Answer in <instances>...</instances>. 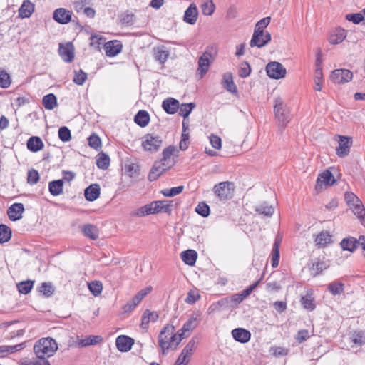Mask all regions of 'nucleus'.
Listing matches in <instances>:
<instances>
[{
	"mask_svg": "<svg viewBox=\"0 0 365 365\" xmlns=\"http://www.w3.org/2000/svg\"><path fill=\"white\" fill-rule=\"evenodd\" d=\"M58 138L63 142H68L71 139V134L70 130L66 127H61L58 130Z\"/></svg>",
	"mask_w": 365,
	"mask_h": 365,
	"instance_id": "6e6d98bb",
	"label": "nucleus"
},
{
	"mask_svg": "<svg viewBox=\"0 0 365 365\" xmlns=\"http://www.w3.org/2000/svg\"><path fill=\"white\" fill-rule=\"evenodd\" d=\"M251 73V68L247 61H244L240 64L239 69V76L242 78H247Z\"/></svg>",
	"mask_w": 365,
	"mask_h": 365,
	"instance_id": "680f3d73",
	"label": "nucleus"
},
{
	"mask_svg": "<svg viewBox=\"0 0 365 365\" xmlns=\"http://www.w3.org/2000/svg\"><path fill=\"white\" fill-rule=\"evenodd\" d=\"M88 145L92 148L96 150H98L101 148V138L95 134L91 135L88 138Z\"/></svg>",
	"mask_w": 365,
	"mask_h": 365,
	"instance_id": "bf43d9fd",
	"label": "nucleus"
},
{
	"mask_svg": "<svg viewBox=\"0 0 365 365\" xmlns=\"http://www.w3.org/2000/svg\"><path fill=\"white\" fill-rule=\"evenodd\" d=\"M90 292L95 296H98L103 289L102 283L99 281H92L88 284Z\"/></svg>",
	"mask_w": 365,
	"mask_h": 365,
	"instance_id": "8fccbe9b",
	"label": "nucleus"
},
{
	"mask_svg": "<svg viewBox=\"0 0 365 365\" xmlns=\"http://www.w3.org/2000/svg\"><path fill=\"white\" fill-rule=\"evenodd\" d=\"M58 349L56 341L50 337L39 339L34 346V351L37 358H48L54 355Z\"/></svg>",
	"mask_w": 365,
	"mask_h": 365,
	"instance_id": "f03ea898",
	"label": "nucleus"
},
{
	"mask_svg": "<svg viewBox=\"0 0 365 365\" xmlns=\"http://www.w3.org/2000/svg\"><path fill=\"white\" fill-rule=\"evenodd\" d=\"M72 12L64 9L59 8L54 11L53 19L59 24H66L71 21Z\"/></svg>",
	"mask_w": 365,
	"mask_h": 365,
	"instance_id": "dca6fc26",
	"label": "nucleus"
},
{
	"mask_svg": "<svg viewBox=\"0 0 365 365\" xmlns=\"http://www.w3.org/2000/svg\"><path fill=\"white\" fill-rule=\"evenodd\" d=\"M329 267V264L324 261H319L313 264L312 269L314 272V275L317 276L321 274L324 269Z\"/></svg>",
	"mask_w": 365,
	"mask_h": 365,
	"instance_id": "4d7b16f0",
	"label": "nucleus"
},
{
	"mask_svg": "<svg viewBox=\"0 0 365 365\" xmlns=\"http://www.w3.org/2000/svg\"><path fill=\"white\" fill-rule=\"evenodd\" d=\"M202 12L204 15H212L215 9V6L212 0H208L201 5Z\"/></svg>",
	"mask_w": 365,
	"mask_h": 365,
	"instance_id": "3c124183",
	"label": "nucleus"
},
{
	"mask_svg": "<svg viewBox=\"0 0 365 365\" xmlns=\"http://www.w3.org/2000/svg\"><path fill=\"white\" fill-rule=\"evenodd\" d=\"M39 180V174L35 169H31L28 171L27 182L30 185H35Z\"/></svg>",
	"mask_w": 365,
	"mask_h": 365,
	"instance_id": "052dcab7",
	"label": "nucleus"
},
{
	"mask_svg": "<svg viewBox=\"0 0 365 365\" xmlns=\"http://www.w3.org/2000/svg\"><path fill=\"white\" fill-rule=\"evenodd\" d=\"M266 72L268 76L273 79L284 78L286 75V69L279 62H270L266 66Z\"/></svg>",
	"mask_w": 365,
	"mask_h": 365,
	"instance_id": "1a4fd4ad",
	"label": "nucleus"
},
{
	"mask_svg": "<svg viewBox=\"0 0 365 365\" xmlns=\"http://www.w3.org/2000/svg\"><path fill=\"white\" fill-rule=\"evenodd\" d=\"M63 180H56L48 183V190L53 196H58L63 193Z\"/></svg>",
	"mask_w": 365,
	"mask_h": 365,
	"instance_id": "2f4dec72",
	"label": "nucleus"
},
{
	"mask_svg": "<svg viewBox=\"0 0 365 365\" xmlns=\"http://www.w3.org/2000/svg\"><path fill=\"white\" fill-rule=\"evenodd\" d=\"M335 182V180L332 173L329 170H325L318 175L317 184V185H332Z\"/></svg>",
	"mask_w": 365,
	"mask_h": 365,
	"instance_id": "bb28decb",
	"label": "nucleus"
},
{
	"mask_svg": "<svg viewBox=\"0 0 365 365\" xmlns=\"http://www.w3.org/2000/svg\"><path fill=\"white\" fill-rule=\"evenodd\" d=\"M11 83L10 75L2 68H0V87L7 88Z\"/></svg>",
	"mask_w": 365,
	"mask_h": 365,
	"instance_id": "c03bdc74",
	"label": "nucleus"
},
{
	"mask_svg": "<svg viewBox=\"0 0 365 365\" xmlns=\"http://www.w3.org/2000/svg\"><path fill=\"white\" fill-rule=\"evenodd\" d=\"M330 77L334 83L341 84L350 81L353 73L347 69H336L331 73Z\"/></svg>",
	"mask_w": 365,
	"mask_h": 365,
	"instance_id": "9b49d317",
	"label": "nucleus"
},
{
	"mask_svg": "<svg viewBox=\"0 0 365 365\" xmlns=\"http://www.w3.org/2000/svg\"><path fill=\"white\" fill-rule=\"evenodd\" d=\"M184 190V186L180 185L172 188L164 189L161 191V193L165 197H173L181 193Z\"/></svg>",
	"mask_w": 365,
	"mask_h": 365,
	"instance_id": "603ef678",
	"label": "nucleus"
},
{
	"mask_svg": "<svg viewBox=\"0 0 365 365\" xmlns=\"http://www.w3.org/2000/svg\"><path fill=\"white\" fill-rule=\"evenodd\" d=\"M100 191V186L98 184H92L85 189V198L88 201H94L99 197Z\"/></svg>",
	"mask_w": 365,
	"mask_h": 365,
	"instance_id": "4be33fe9",
	"label": "nucleus"
},
{
	"mask_svg": "<svg viewBox=\"0 0 365 365\" xmlns=\"http://www.w3.org/2000/svg\"><path fill=\"white\" fill-rule=\"evenodd\" d=\"M87 73L80 69L78 71H75L73 81L79 86L83 85L87 79Z\"/></svg>",
	"mask_w": 365,
	"mask_h": 365,
	"instance_id": "864d4df0",
	"label": "nucleus"
},
{
	"mask_svg": "<svg viewBox=\"0 0 365 365\" xmlns=\"http://www.w3.org/2000/svg\"><path fill=\"white\" fill-rule=\"evenodd\" d=\"M209 138L210 143L214 148L217 150H220L221 148L222 140L219 136L212 134Z\"/></svg>",
	"mask_w": 365,
	"mask_h": 365,
	"instance_id": "774afa93",
	"label": "nucleus"
},
{
	"mask_svg": "<svg viewBox=\"0 0 365 365\" xmlns=\"http://www.w3.org/2000/svg\"><path fill=\"white\" fill-rule=\"evenodd\" d=\"M24 207L22 203H14L7 210V215L11 221H16L22 218Z\"/></svg>",
	"mask_w": 365,
	"mask_h": 365,
	"instance_id": "4468645a",
	"label": "nucleus"
},
{
	"mask_svg": "<svg viewBox=\"0 0 365 365\" xmlns=\"http://www.w3.org/2000/svg\"><path fill=\"white\" fill-rule=\"evenodd\" d=\"M109 165L110 158L108 155L103 153L98 155V158L96 159V165L98 168L106 170L108 168Z\"/></svg>",
	"mask_w": 365,
	"mask_h": 365,
	"instance_id": "58836bf2",
	"label": "nucleus"
},
{
	"mask_svg": "<svg viewBox=\"0 0 365 365\" xmlns=\"http://www.w3.org/2000/svg\"><path fill=\"white\" fill-rule=\"evenodd\" d=\"M328 290L333 294H340L344 292V284L339 282H333L328 285Z\"/></svg>",
	"mask_w": 365,
	"mask_h": 365,
	"instance_id": "09e8293b",
	"label": "nucleus"
},
{
	"mask_svg": "<svg viewBox=\"0 0 365 365\" xmlns=\"http://www.w3.org/2000/svg\"><path fill=\"white\" fill-rule=\"evenodd\" d=\"M162 204L163 201H153L133 212L132 215L143 217L145 215L162 212Z\"/></svg>",
	"mask_w": 365,
	"mask_h": 365,
	"instance_id": "6e6552de",
	"label": "nucleus"
},
{
	"mask_svg": "<svg viewBox=\"0 0 365 365\" xmlns=\"http://www.w3.org/2000/svg\"><path fill=\"white\" fill-rule=\"evenodd\" d=\"M195 107L196 105L195 103L179 104V115L185 119Z\"/></svg>",
	"mask_w": 365,
	"mask_h": 365,
	"instance_id": "4c0bfd02",
	"label": "nucleus"
},
{
	"mask_svg": "<svg viewBox=\"0 0 365 365\" xmlns=\"http://www.w3.org/2000/svg\"><path fill=\"white\" fill-rule=\"evenodd\" d=\"M213 51L215 53V50L213 47H207L205 51L199 58L197 71L200 78H202L208 71L210 60H214L215 58Z\"/></svg>",
	"mask_w": 365,
	"mask_h": 365,
	"instance_id": "39448f33",
	"label": "nucleus"
},
{
	"mask_svg": "<svg viewBox=\"0 0 365 365\" xmlns=\"http://www.w3.org/2000/svg\"><path fill=\"white\" fill-rule=\"evenodd\" d=\"M222 84L227 91L232 93H237V88L236 85L233 82L232 73H227L224 74Z\"/></svg>",
	"mask_w": 365,
	"mask_h": 365,
	"instance_id": "473e14b6",
	"label": "nucleus"
},
{
	"mask_svg": "<svg viewBox=\"0 0 365 365\" xmlns=\"http://www.w3.org/2000/svg\"><path fill=\"white\" fill-rule=\"evenodd\" d=\"M281 240L276 239L272 251V266L277 267L279 262V245Z\"/></svg>",
	"mask_w": 365,
	"mask_h": 365,
	"instance_id": "e433bc0d",
	"label": "nucleus"
},
{
	"mask_svg": "<svg viewBox=\"0 0 365 365\" xmlns=\"http://www.w3.org/2000/svg\"><path fill=\"white\" fill-rule=\"evenodd\" d=\"M158 317L159 315L156 312H150L149 309H146L142 315L140 324L141 328L147 329L148 328L149 323L150 322H156Z\"/></svg>",
	"mask_w": 365,
	"mask_h": 365,
	"instance_id": "412c9836",
	"label": "nucleus"
},
{
	"mask_svg": "<svg viewBox=\"0 0 365 365\" xmlns=\"http://www.w3.org/2000/svg\"><path fill=\"white\" fill-rule=\"evenodd\" d=\"M351 341L358 345H363L365 344V331H355L351 335Z\"/></svg>",
	"mask_w": 365,
	"mask_h": 365,
	"instance_id": "79ce46f5",
	"label": "nucleus"
},
{
	"mask_svg": "<svg viewBox=\"0 0 365 365\" xmlns=\"http://www.w3.org/2000/svg\"><path fill=\"white\" fill-rule=\"evenodd\" d=\"M165 171L166 168L162 165L160 161H156L149 172L148 178L150 181L156 180Z\"/></svg>",
	"mask_w": 365,
	"mask_h": 365,
	"instance_id": "393cba45",
	"label": "nucleus"
},
{
	"mask_svg": "<svg viewBox=\"0 0 365 365\" xmlns=\"http://www.w3.org/2000/svg\"><path fill=\"white\" fill-rule=\"evenodd\" d=\"M162 108L168 114H175L179 108V101L173 98H168L163 101Z\"/></svg>",
	"mask_w": 365,
	"mask_h": 365,
	"instance_id": "6ab92c4d",
	"label": "nucleus"
},
{
	"mask_svg": "<svg viewBox=\"0 0 365 365\" xmlns=\"http://www.w3.org/2000/svg\"><path fill=\"white\" fill-rule=\"evenodd\" d=\"M123 45L120 41L113 40L106 42L104 44V49L107 56L113 57L120 53L122 51Z\"/></svg>",
	"mask_w": 365,
	"mask_h": 365,
	"instance_id": "ddd939ff",
	"label": "nucleus"
},
{
	"mask_svg": "<svg viewBox=\"0 0 365 365\" xmlns=\"http://www.w3.org/2000/svg\"><path fill=\"white\" fill-rule=\"evenodd\" d=\"M102 341L101 336H88L85 339H80L78 341V345L81 347H85L90 345H96Z\"/></svg>",
	"mask_w": 365,
	"mask_h": 365,
	"instance_id": "c9c22d12",
	"label": "nucleus"
},
{
	"mask_svg": "<svg viewBox=\"0 0 365 365\" xmlns=\"http://www.w3.org/2000/svg\"><path fill=\"white\" fill-rule=\"evenodd\" d=\"M133 344L134 339L125 335L118 336L115 341L117 349L121 352L130 350Z\"/></svg>",
	"mask_w": 365,
	"mask_h": 365,
	"instance_id": "2eb2a0df",
	"label": "nucleus"
},
{
	"mask_svg": "<svg viewBox=\"0 0 365 365\" xmlns=\"http://www.w3.org/2000/svg\"><path fill=\"white\" fill-rule=\"evenodd\" d=\"M135 16L133 13L125 12L122 14L120 22L124 25H131L134 23Z\"/></svg>",
	"mask_w": 365,
	"mask_h": 365,
	"instance_id": "e2e57ef3",
	"label": "nucleus"
},
{
	"mask_svg": "<svg viewBox=\"0 0 365 365\" xmlns=\"http://www.w3.org/2000/svg\"><path fill=\"white\" fill-rule=\"evenodd\" d=\"M346 36V31L342 28H336L329 38L331 44L336 45L341 43Z\"/></svg>",
	"mask_w": 365,
	"mask_h": 365,
	"instance_id": "aec40b11",
	"label": "nucleus"
},
{
	"mask_svg": "<svg viewBox=\"0 0 365 365\" xmlns=\"http://www.w3.org/2000/svg\"><path fill=\"white\" fill-rule=\"evenodd\" d=\"M58 53L66 63H71L74 59V47L71 43H67L66 45L60 43Z\"/></svg>",
	"mask_w": 365,
	"mask_h": 365,
	"instance_id": "f8f14e48",
	"label": "nucleus"
},
{
	"mask_svg": "<svg viewBox=\"0 0 365 365\" xmlns=\"http://www.w3.org/2000/svg\"><path fill=\"white\" fill-rule=\"evenodd\" d=\"M340 245L344 250L353 252L359 247V242L358 239L353 237H349L347 238H344L341 240Z\"/></svg>",
	"mask_w": 365,
	"mask_h": 365,
	"instance_id": "c85d7f7f",
	"label": "nucleus"
},
{
	"mask_svg": "<svg viewBox=\"0 0 365 365\" xmlns=\"http://www.w3.org/2000/svg\"><path fill=\"white\" fill-rule=\"evenodd\" d=\"M301 303L303 307L309 311H313L316 307L314 302V298L312 294L309 293L301 298Z\"/></svg>",
	"mask_w": 365,
	"mask_h": 365,
	"instance_id": "ea45409f",
	"label": "nucleus"
},
{
	"mask_svg": "<svg viewBox=\"0 0 365 365\" xmlns=\"http://www.w3.org/2000/svg\"><path fill=\"white\" fill-rule=\"evenodd\" d=\"M243 301V299L240 293L235 294L232 295L230 297H226L221 299L219 302L220 304H225L228 303H233L234 305H237Z\"/></svg>",
	"mask_w": 365,
	"mask_h": 365,
	"instance_id": "de8ad7c7",
	"label": "nucleus"
},
{
	"mask_svg": "<svg viewBox=\"0 0 365 365\" xmlns=\"http://www.w3.org/2000/svg\"><path fill=\"white\" fill-rule=\"evenodd\" d=\"M176 151V149L174 146L170 145L168 148H165L163 151V161H167L168 160H174L171 158L173 155L174 153Z\"/></svg>",
	"mask_w": 365,
	"mask_h": 365,
	"instance_id": "0e129e2a",
	"label": "nucleus"
},
{
	"mask_svg": "<svg viewBox=\"0 0 365 365\" xmlns=\"http://www.w3.org/2000/svg\"><path fill=\"white\" fill-rule=\"evenodd\" d=\"M34 11V4L29 0H24L19 9V16L21 19L29 18Z\"/></svg>",
	"mask_w": 365,
	"mask_h": 365,
	"instance_id": "5701e85b",
	"label": "nucleus"
},
{
	"mask_svg": "<svg viewBox=\"0 0 365 365\" xmlns=\"http://www.w3.org/2000/svg\"><path fill=\"white\" fill-rule=\"evenodd\" d=\"M42 104L46 110H53L57 106V98L53 93H49L43 97Z\"/></svg>",
	"mask_w": 365,
	"mask_h": 365,
	"instance_id": "72a5a7b5",
	"label": "nucleus"
},
{
	"mask_svg": "<svg viewBox=\"0 0 365 365\" xmlns=\"http://www.w3.org/2000/svg\"><path fill=\"white\" fill-rule=\"evenodd\" d=\"M195 322L196 318H190L175 334H174L175 327L172 324H166L158 335V344L162 354L166 355L169 349H176L181 341L187 337L190 331L196 327Z\"/></svg>",
	"mask_w": 365,
	"mask_h": 365,
	"instance_id": "f257e3e1",
	"label": "nucleus"
},
{
	"mask_svg": "<svg viewBox=\"0 0 365 365\" xmlns=\"http://www.w3.org/2000/svg\"><path fill=\"white\" fill-rule=\"evenodd\" d=\"M196 348V341L195 339H192L189 341L187 344L185 346V347L182 350V353L187 355L188 356H191L192 354V351Z\"/></svg>",
	"mask_w": 365,
	"mask_h": 365,
	"instance_id": "69168bd1",
	"label": "nucleus"
},
{
	"mask_svg": "<svg viewBox=\"0 0 365 365\" xmlns=\"http://www.w3.org/2000/svg\"><path fill=\"white\" fill-rule=\"evenodd\" d=\"M274 112L280 125L284 127L289 122L290 115L289 110L280 98L275 100Z\"/></svg>",
	"mask_w": 365,
	"mask_h": 365,
	"instance_id": "0eeeda50",
	"label": "nucleus"
},
{
	"mask_svg": "<svg viewBox=\"0 0 365 365\" xmlns=\"http://www.w3.org/2000/svg\"><path fill=\"white\" fill-rule=\"evenodd\" d=\"M197 16L198 11L197 6L192 3L185 11L183 21L189 24L193 25L197 21Z\"/></svg>",
	"mask_w": 365,
	"mask_h": 365,
	"instance_id": "a211bd4d",
	"label": "nucleus"
},
{
	"mask_svg": "<svg viewBox=\"0 0 365 365\" xmlns=\"http://www.w3.org/2000/svg\"><path fill=\"white\" fill-rule=\"evenodd\" d=\"M271 39V34L269 32H264V29L255 26L250 46L251 47L262 48L266 46Z\"/></svg>",
	"mask_w": 365,
	"mask_h": 365,
	"instance_id": "7ed1b4c3",
	"label": "nucleus"
},
{
	"mask_svg": "<svg viewBox=\"0 0 365 365\" xmlns=\"http://www.w3.org/2000/svg\"><path fill=\"white\" fill-rule=\"evenodd\" d=\"M81 231L86 237L93 240L99 237V230L96 225L93 224L84 225L81 228Z\"/></svg>",
	"mask_w": 365,
	"mask_h": 365,
	"instance_id": "b1692460",
	"label": "nucleus"
},
{
	"mask_svg": "<svg viewBox=\"0 0 365 365\" xmlns=\"http://www.w3.org/2000/svg\"><path fill=\"white\" fill-rule=\"evenodd\" d=\"M339 145L336 148V155L340 158H344L349 154L352 145L351 138L344 135H339Z\"/></svg>",
	"mask_w": 365,
	"mask_h": 365,
	"instance_id": "9d476101",
	"label": "nucleus"
},
{
	"mask_svg": "<svg viewBox=\"0 0 365 365\" xmlns=\"http://www.w3.org/2000/svg\"><path fill=\"white\" fill-rule=\"evenodd\" d=\"M162 143L163 140L160 136L153 133H148L143 138L142 147L146 151L155 153L159 150Z\"/></svg>",
	"mask_w": 365,
	"mask_h": 365,
	"instance_id": "423d86ee",
	"label": "nucleus"
},
{
	"mask_svg": "<svg viewBox=\"0 0 365 365\" xmlns=\"http://www.w3.org/2000/svg\"><path fill=\"white\" fill-rule=\"evenodd\" d=\"M39 292L46 297H51L54 292L53 286L50 282H43L39 287Z\"/></svg>",
	"mask_w": 365,
	"mask_h": 365,
	"instance_id": "5fc2aeb1",
	"label": "nucleus"
},
{
	"mask_svg": "<svg viewBox=\"0 0 365 365\" xmlns=\"http://www.w3.org/2000/svg\"><path fill=\"white\" fill-rule=\"evenodd\" d=\"M153 52L155 59L162 65L167 61L170 54L164 46L154 48Z\"/></svg>",
	"mask_w": 365,
	"mask_h": 365,
	"instance_id": "c756f323",
	"label": "nucleus"
},
{
	"mask_svg": "<svg viewBox=\"0 0 365 365\" xmlns=\"http://www.w3.org/2000/svg\"><path fill=\"white\" fill-rule=\"evenodd\" d=\"M11 237V230L7 225H0V243L8 242Z\"/></svg>",
	"mask_w": 365,
	"mask_h": 365,
	"instance_id": "a19ab883",
	"label": "nucleus"
},
{
	"mask_svg": "<svg viewBox=\"0 0 365 365\" xmlns=\"http://www.w3.org/2000/svg\"><path fill=\"white\" fill-rule=\"evenodd\" d=\"M180 256L185 264L193 266L196 262L197 253L193 250H187L182 252Z\"/></svg>",
	"mask_w": 365,
	"mask_h": 365,
	"instance_id": "cd10ccee",
	"label": "nucleus"
},
{
	"mask_svg": "<svg viewBox=\"0 0 365 365\" xmlns=\"http://www.w3.org/2000/svg\"><path fill=\"white\" fill-rule=\"evenodd\" d=\"M323 73L322 68H316L314 72V90L317 91H322V88Z\"/></svg>",
	"mask_w": 365,
	"mask_h": 365,
	"instance_id": "a18cd8bd",
	"label": "nucleus"
},
{
	"mask_svg": "<svg viewBox=\"0 0 365 365\" xmlns=\"http://www.w3.org/2000/svg\"><path fill=\"white\" fill-rule=\"evenodd\" d=\"M310 337L308 330L301 329L295 336V339L299 343H302Z\"/></svg>",
	"mask_w": 365,
	"mask_h": 365,
	"instance_id": "338daca9",
	"label": "nucleus"
},
{
	"mask_svg": "<svg viewBox=\"0 0 365 365\" xmlns=\"http://www.w3.org/2000/svg\"><path fill=\"white\" fill-rule=\"evenodd\" d=\"M234 190V184L229 181L221 182L213 187L215 194L220 200H226L232 198Z\"/></svg>",
	"mask_w": 365,
	"mask_h": 365,
	"instance_id": "20e7f679",
	"label": "nucleus"
},
{
	"mask_svg": "<svg viewBox=\"0 0 365 365\" xmlns=\"http://www.w3.org/2000/svg\"><path fill=\"white\" fill-rule=\"evenodd\" d=\"M255 210L259 215H263L266 217H271L274 214V209L272 206L269 205L267 202H264L262 204L257 206Z\"/></svg>",
	"mask_w": 365,
	"mask_h": 365,
	"instance_id": "f704fd0d",
	"label": "nucleus"
},
{
	"mask_svg": "<svg viewBox=\"0 0 365 365\" xmlns=\"http://www.w3.org/2000/svg\"><path fill=\"white\" fill-rule=\"evenodd\" d=\"M331 240V235L327 231H322L315 238L316 245L319 247L326 245Z\"/></svg>",
	"mask_w": 365,
	"mask_h": 365,
	"instance_id": "37998d69",
	"label": "nucleus"
},
{
	"mask_svg": "<svg viewBox=\"0 0 365 365\" xmlns=\"http://www.w3.org/2000/svg\"><path fill=\"white\" fill-rule=\"evenodd\" d=\"M135 123L139 126L144 128L149 123L150 115L146 110H139L134 118Z\"/></svg>",
	"mask_w": 365,
	"mask_h": 365,
	"instance_id": "7c9ffc66",
	"label": "nucleus"
},
{
	"mask_svg": "<svg viewBox=\"0 0 365 365\" xmlns=\"http://www.w3.org/2000/svg\"><path fill=\"white\" fill-rule=\"evenodd\" d=\"M27 148L34 153H36L43 148V143L40 137L32 136L27 140Z\"/></svg>",
	"mask_w": 365,
	"mask_h": 365,
	"instance_id": "a878e982",
	"label": "nucleus"
},
{
	"mask_svg": "<svg viewBox=\"0 0 365 365\" xmlns=\"http://www.w3.org/2000/svg\"><path fill=\"white\" fill-rule=\"evenodd\" d=\"M231 334L235 341L242 344L247 343L251 339V333L244 328L234 329Z\"/></svg>",
	"mask_w": 365,
	"mask_h": 365,
	"instance_id": "f3484780",
	"label": "nucleus"
},
{
	"mask_svg": "<svg viewBox=\"0 0 365 365\" xmlns=\"http://www.w3.org/2000/svg\"><path fill=\"white\" fill-rule=\"evenodd\" d=\"M34 281H24L17 284V288L21 294H27L33 288Z\"/></svg>",
	"mask_w": 365,
	"mask_h": 365,
	"instance_id": "49530a36",
	"label": "nucleus"
},
{
	"mask_svg": "<svg viewBox=\"0 0 365 365\" xmlns=\"http://www.w3.org/2000/svg\"><path fill=\"white\" fill-rule=\"evenodd\" d=\"M197 214L202 217H207L210 214V207L204 202H200L195 208Z\"/></svg>",
	"mask_w": 365,
	"mask_h": 365,
	"instance_id": "13d9d810",
	"label": "nucleus"
}]
</instances>
